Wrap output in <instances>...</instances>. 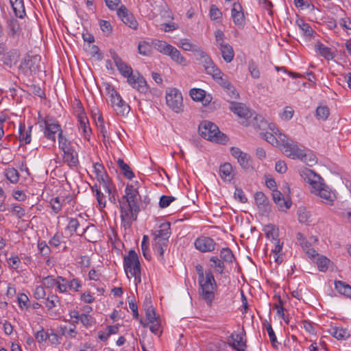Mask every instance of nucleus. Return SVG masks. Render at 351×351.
<instances>
[{"label": "nucleus", "instance_id": "obj_54", "mask_svg": "<svg viewBox=\"0 0 351 351\" xmlns=\"http://www.w3.org/2000/svg\"><path fill=\"white\" fill-rule=\"evenodd\" d=\"M145 314H146V318L149 321V322H154L157 319H159V317H157L156 315L155 310H154V307L152 306V305L149 306L145 309Z\"/></svg>", "mask_w": 351, "mask_h": 351}, {"label": "nucleus", "instance_id": "obj_47", "mask_svg": "<svg viewBox=\"0 0 351 351\" xmlns=\"http://www.w3.org/2000/svg\"><path fill=\"white\" fill-rule=\"evenodd\" d=\"M80 322L86 328L91 327L95 324V319L90 315L83 313L80 315Z\"/></svg>", "mask_w": 351, "mask_h": 351}, {"label": "nucleus", "instance_id": "obj_17", "mask_svg": "<svg viewBox=\"0 0 351 351\" xmlns=\"http://www.w3.org/2000/svg\"><path fill=\"white\" fill-rule=\"evenodd\" d=\"M230 110L236 114L238 117L245 119L251 117V112L245 104L234 101H230Z\"/></svg>", "mask_w": 351, "mask_h": 351}, {"label": "nucleus", "instance_id": "obj_33", "mask_svg": "<svg viewBox=\"0 0 351 351\" xmlns=\"http://www.w3.org/2000/svg\"><path fill=\"white\" fill-rule=\"evenodd\" d=\"M213 78L219 84L223 89H226L230 84H232L228 77L219 70V74L216 73Z\"/></svg>", "mask_w": 351, "mask_h": 351}, {"label": "nucleus", "instance_id": "obj_3", "mask_svg": "<svg viewBox=\"0 0 351 351\" xmlns=\"http://www.w3.org/2000/svg\"><path fill=\"white\" fill-rule=\"evenodd\" d=\"M110 56L122 75L127 77L128 83L138 91L145 93L148 86L144 77L137 73L134 74L132 68L125 63L114 50H110Z\"/></svg>", "mask_w": 351, "mask_h": 351}, {"label": "nucleus", "instance_id": "obj_43", "mask_svg": "<svg viewBox=\"0 0 351 351\" xmlns=\"http://www.w3.org/2000/svg\"><path fill=\"white\" fill-rule=\"evenodd\" d=\"M138 49L139 53L148 56L151 53L152 47L147 42L142 41L138 43Z\"/></svg>", "mask_w": 351, "mask_h": 351}, {"label": "nucleus", "instance_id": "obj_26", "mask_svg": "<svg viewBox=\"0 0 351 351\" xmlns=\"http://www.w3.org/2000/svg\"><path fill=\"white\" fill-rule=\"evenodd\" d=\"M32 125L28 127L27 130H25V125L24 123H20L19 125V141L21 143L24 142L25 144H29L31 142V131Z\"/></svg>", "mask_w": 351, "mask_h": 351}, {"label": "nucleus", "instance_id": "obj_55", "mask_svg": "<svg viewBox=\"0 0 351 351\" xmlns=\"http://www.w3.org/2000/svg\"><path fill=\"white\" fill-rule=\"evenodd\" d=\"M59 302L58 297L56 295H51L47 297L45 302V305L49 310L52 309Z\"/></svg>", "mask_w": 351, "mask_h": 351}, {"label": "nucleus", "instance_id": "obj_7", "mask_svg": "<svg viewBox=\"0 0 351 351\" xmlns=\"http://www.w3.org/2000/svg\"><path fill=\"white\" fill-rule=\"evenodd\" d=\"M166 103L169 108L176 113L183 111L182 95L177 88H170L167 90Z\"/></svg>", "mask_w": 351, "mask_h": 351}, {"label": "nucleus", "instance_id": "obj_62", "mask_svg": "<svg viewBox=\"0 0 351 351\" xmlns=\"http://www.w3.org/2000/svg\"><path fill=\"white\" fill-rule=\"evenodd\" d=\"M49 332H45L43 328L35 334V339L38 343H43L47 339Z\"/></svg>", "mask_w": 351, "mask_h": 351}, {"label": "nucleus", "instance_id": "obj_58", "mask_svg": "<svg viewBox=\"0 0 351 351\" xmlns=\"http://www.w3.org/2000/svg\"><path fill=\"white\" fill-rule=\"evenodd\" d=\"M193 52L194 53V56H195L196 60L198 61L199 63L202 61L203 59H204L208 56L198 45L196 47V48H195V50Z\"/></svg>", "mask_w": 351, "mask_h": 351}, {"label": "nucleus", "instance_id": "obj_46", "mask_svg": "<svg viewBox=\"0 0 351 351\" xmlns=\"http://www.w3.org/2000/svg\"><path fill=\"white\" fill-rule=\"evenodd\" d=\"M261 136L271 145L278 147L276 135L271 132L261 133Z\"/></svg>", "mask_w": 351, "mask_h": 351}, {"label": "nucleus", "instance_id": "obj_36", "mask_svg": "<svg viewBox=\"0 0 351 351\" xmlns=\"http://www.w3.org/2000/svg\"><path fill=\"white\" fill-rule=\"evenodd\" d=\"M330 333L337 339H344L349 336L346 330L336 326L330 329Z\"/></svg>", "mask_w": 351, "mask_h": 351}, {"label": "nucleus", "instance_id": "obj_12", "mask_svg": "<svg viewBox=\"0 0 351 351\" xmlns=\"http://www.w3.org/2000/svg\"><path fill=\"white\" fill-rule=\"evenodd\" d=\"M45 124V130L44 134L45 136L53 142L56 141V134L58 132L60 133V131H62L61 129V126L58 124L57 121H53L52 119H47L44 121Z\"/></svg>", "mask_w": 351, "mask_h": 351}, {"label": "nucleus", "instance_id": "obj_53", "mask_svg": "<svg viewBox=\"0 0 351 351\" xmlns=\"http://www.w3.org/2000/svg\"><path fill=\"white\" fill-rule=\"evenodd\" d=\"M330 260L325 256H322L317 259V265L319 271H326L328 269V265Z\"/></svg>", "mask_w": 351, "mask_h": 351}, {"label": "nucleus", "instance_id": "obj_41", "mask_svg": "<svg viewBox=\"0 0 351 351\" xmlns=\"http://www.w3.org/2000/svg\"><path fill=\"white\" fill-rule=\"evenodd\" d=\"M220 257L222 261L226 263H232L234 259V255L231 250L228 247L223 248L220 252Z\"/></svg>", "mask_w": 351, "mask_h": 351}, {"label": "nucleus", "instance_id": "obj_29", "mask_svg": "<svg viewBox=\"0 0 351 351\" xmlns=\"http://www.w3.org/2000/svg\"><path fill=\"white\" fill-rule=\"evenodd\" d=\"M152 246L155 254L158 255V258L160 261H163L164 251L167 247V243L154 240Z\"/></svg>", "mask_w": 351, "mask_h": 351}, {"label": "nucleus", "instance_id": "obj_2", "mask_svg": "<svg viewBox=\"0 0 351 351\" xmlns=\"http://www.w3.org/2000/svg\"><path fill=\"white\" fill-rule=\"evenodd\" d=\"M304 180L312 187L311 192L319 195L322 202L332 204L336 199L335 193L324 182L322 178L310 169L304 168L300 172Z\"/></svg>", "mask_w": 351, "mask_h": 351}, {"label": "nucleus", "instance_id": "obj_13", "mask_svg": "<svg viewBox=\"0 0 351 351\" xmlns=\"http://www.w3.org/2000/svg\"><path fill=\"white\" fill-rule=\"evenodd\" d=\"M117 15L130 28L134 29L137 28L138 23L134 15L124 5H121L117 10Z\"/></svg>", "mask_w": 351, "mask_h": 351}, {"label": "nucleus", "instance_id": "obj_51", "mask_svg": "<svg viewBox=\"0 0 351 351\" xmlns=\"http://www.w3.org/2000/svg\"><path fill=\"white\" fill-rule=\"evenodd\" d=\"M298 25L299 27L300 28V29L303 32L304 36H312V34L313 33V30L308 23L301 21L300 23L298 22Z\"/></svg>", "mask_w": 351, "mask_h": 351}, {"label": "nucleus", "instance_id": "obj_19", "mask_svg": "<svg viewBox=\"0 0 351 351\" xmlns=\"http://www.w3.org/2000/svg\"><path fill=\"white\" fill-rule=\"evenodd\" d=\"M78 120V128L81 132V134L84 136V138L90 141V134H91V129L89 126V121L86 116V114H81L77 118Z\"/></svg>", "mask_w": 351, "mask_h": 351}, {"label": "nucleus", "instance_id": "obj_21", "mask_svg": "<svg viewBox=\"0 0 351 351\" xmlns=\"http://www.w3.org/2000/svg\"><path fill=\"white\" fill-rule=\"evenodd\" d=\"M232 17L234 23L238 26H242L244 23V14L242 7L239 3H234L232 8Z\"/></svg>", "mask_w": 351, "mask_h": 351}, {"label": "nucleus", "instance_id": "obj_9", "mask_svg": "<svg viewBox=\"0 0 351 351\" xmlns=\"http://www.w3.org/2000/svg\"><path fill=\"white\" fill-rule=\"evenodd\" d=\"M110 102L118 115L123 117L129 113L130 106L122 99L121 95L114 89H112L110 93Z\"/></svg>", "mask_w": 351, "mask_h": 351}, {"label": "nucleus", "instance_id": "obj_25", "mask_svg": "<svg viewBox=\"0 0 351 351\" xmlns=\"http://www.w3.org/2000/svg\"><path fill=\"white\" fill-rule=\"evenodd\" d=\"M167 55L170 56L172 60L175 61L176 62L180 65L186 66L187 64L186 60L182 56L180 52L173 46L171 47Z\"/></svg>", "mask_w": 351, "mask_h": 351}, {"label": "nucleus", "instance_id": "obj_44", "mask_svg": "<svg viewBox=\"0 0 351 351\" xmlns=\"http://www.w3.org/2000/svg\"><path fill=\"white\" fill-rule=\"evenodd\" d=\"M197 45L193 44L189 39L183 38L180 40L179 47L184 51H193Z\"/></svg>", "mask_w": 351, "mask_h": 351}, {"label": "nucleus", "instance_id": "obj_35", "mask_svg": "<svg viewBox=\"0 0 351 351\" xmlns=\"http://www.w3.org/2000/svg\"><path fill=\"white\" fill-rule=\"evenodd\" d=\"M153 45L156 50L165 55H167L171 47L172 46L162 40H154L153 42Z\"/></svg>", "mask_w": 351, "mask_h": 351}, {"label": "nucleus", "instance_id": "obj_23", "mask_svg": "<svg viewBox=\"0 0 351 351\" xmlns=\"http://www.w3.org/2000/svg\"><path fill=\"white\" fill-rule=\"evenodd\" d=\"M200 64L203 66L208 75L213 76L216 73L219 74L220 69L217 66L209 56L203 59Z\"/></svg>", "mask_w": 351, "mask_h": 351}, {"label": "nucleus", "instance_id": "obj_56", "mask_svg": "<svg viewBox=\"0 0 351 351\" xmlns=\"http://www.w3.org/2000/svg\"><path fill=\"white\" fill-rule=\"evenodd\" d=\"M176 198L173 196L162 195L159 201V206L162 208H166L174 201Z\"/></svg>", "mask_w": 351, "mask_h": 351}, {"label": "nucleus", "instance_id": "obj_48", "mask_svg": "<svg viewBox=\"0 0 351 351\" xmlns=\"http://www.w3.org/2000/svg\"><path fill=\"white\" fill-rule=\"evenodd\" d=\"M223 90L229 97L228 99V101L229 99H237L239 97V94L232 84H230V86Z\"/></svg>", "mask_w": 351, "mask_h": 351}, {"label": "nucleus", "instance_id": "obj_8", "mask_svg": "<svg viewBox=\"0 0 351 351\" xmlns=\"http://www.w3.org/2000/svg\"><path fill=\"white\" fill-rule=\"evenodd\" d=\"M40 57L39 56H31L26 54L21 61L19 69L25 74L36 73L39 70Z\"/></svg>", "mask_w": 351, "mask_h": 351}, {"label": "nucleus", "instance_id": "obj_38", "mask_svg": "<svg viewBox=\"0 0 351 351\" xmlns=\"http://www.w3.org/2000/svg\"><path fill=\"white\" fill-rule=\"evenodd\" d=\"M330 114L329 108L326 106H318L316 109L315 115L318 119L325 121Z\"/></svg>", "mask_w": 351, "mask_h": 351}, {"label": "nucleus", "instance_id": "obj_49", "mask_svg": "<svg viewBox=\"0 0 351 351\" xmlns=\"http://www.w3.org/2000/svg\"><path fill=\"white\" fill-rule=\"evenodd\" d=\"M276 137L278 141V147H282L283 149L286 147V143L289 144L291 143V139H289L285 134L280 132H277Z\"/></svg>", "mask_w": 351, "mask_h": 351}, {"label": "nucleus", "instance_id": "obj_10", "mask_svg": "<svg viewBox=\"0 0 351 351\" xmlns=\"http://www.w3.org/2000/svg\"><path fill=\"white\" fill-rule=\"evenodd\" d=\"M306 147L303 145H299L297 142L291 141L289 144L286 143V147L283 149L284 154L289 158L295 160H303L305 157Z\"/></svg>", "mask_w": 351, "mask_h": 351}, {"label": "nucleus", "instance_id": "obj_57", "mask_svg": "<svg viewBox=\"0 0 351 351\" xmlns=\"http://www.w3.org/2000/svg\"><path fill=\"white\" fill-rule=\"evenodd\" d=\"M210 261L215 264L216 271L219 274H222L223 272L224 264L221 260L219 259L217 257L213 256L210 258Z\"/></svg>", "mask_w": 351, "mask_h": 351}, {"label": "nucleus", "instance_id": "obj_14", "mask_svg": "<svg viewBox=\"0 0 351 351\" xmlns=\"http://www.w3.org/2000/svg\"><path fill=\"white\" fill-rule=\"evenodd\" d=\"M228 343L236 351H245L247 348L246 339L241 334L232 333L228 339Z\"/></svg>", "mask_w": 351, "mask_h": 351}, {"label": "nucleus", "instance_id": "obj_5", "mask_svg": "<svg viewBox=\"0 0 351 351\" xmlns=\"http://www.w3.org/2000/svg\"><path fill=\"white\" fill-rule=\"evenodd\" d=\"M199 135L210 141L225 144L228 140L227 136L221 132L218 127L209 121H203L198 127Z\"/></svg>", "mask_w": 351, "mask_h": 351}, {"label": "nucleus", "instance_id": "obj_39", "mask_svg": "<svg viewBox=\"0 0 351 351\" xmlns=\"http://www.w3.org/2000/svg\"><path fill=\"white\" fill-rule=\"evenodd\" d=\"M190 96L194 101H203L206 97V91L201 88H192Z\"/></svg>", "mask_w": 351, "mask_h": 351}, {"label": "nucleus", "instance_id": "obj_32", "mask_svg": "<svg viewBox=\"0 0 351 351\" xmlns=\"http://www.w3.org/2000/svg\"><path fill=\"white\" fill-rule=\"evenodd\" d=\"M117 164L122 171L123 175L128 179L132 180L134 177V174L130 166L125 163L123 160L119 158Z\"/></svg>", "mask_w": 351, "mask_h": 351}, {"label": "nucleus", "instance_id": "obj_34", "mask_svg": "<svg viewBox=\"0 0 351 351\" xmlns=\"http://www.w3.org/2000/svg\"><path fill=\"white\" fill-rule=\"evenodd\" d=\"M93 193H95V196L100 208H104L106 205V200L104 194L98 189L97 184L91 187Z\"/></svg>", "mask_w": 351, "mask_h": 351}, {"label": "nucleus", "instance_id": "obj_16", "mask_svg": "<svg viewBox=\"0 0 351 351\" xmlns=\"http://www.w3.org/2000/svg\"><path fill=\"white\" fill-rule=\"evenodd\" d=\"M254 199L259 213L262 215H265L270 211L269 200L263 192H256L254 195Z\"/></svg>", "mask_w": 351, "mask_h": 351}, {"label": "nucleus", "instance_id": "obj_40", "mask_svg": "<svg viewBox=\"0 0 351 351\" xmlns=\"http://www.w3.org/2000/svg\"><path fill=\"white\" fill-rule=\"evenodd\" d=\"M64 161L70 167H76L79 162L78 155L77 152H72L70 154L64 156Z\"/></svg>", "mask_w": 351, "mask_h": 351}, {"label": "nucleus", "instance_id": "obj_6", "mask_svg": "<svg viewBox=\"0 0 351 351\" xmlns=\"http://www.w3.org/2000/svg\"><path fill=\"white\" fill-rule=\"evenodd\" d=\"M123 268L128 278L134 277L136 282H141V263L136 252L130 250L123 258Z\"/></svg>", "mask_w": 351, "mask_h": 351}, {"label": "nucleus", "instance_id": "obj_11", "mask_svg": "<svg viewBox=\"0 0 351 351\" xmlns=\"http://www.w3.org/2000/svg\"><path fill=\"white\" fill-rule=\"evenodd\" d=\"M230 153L237 160L242 168L249 169L252 167L251 157L248 154L242 152L241 149L236 147L230 148Z\"/></svg>", "mask_w": 351, "mask_h": 351}, {"label": "nucleus", "instance_id": "obj_42", "mask_svg": "<svg viewBox=\"0 0 351 351\" xmlns=\"http://www.w3.org/2000/svg\"><path fill=\"white\" fill-rule=\"evenodd\" d=\"M301 161L306 163L308 166L312 167L317 162V158L315 156L311 153L310 150L307 148L305 149V157Z\"/></svg>", "mask_w": 351, "mask_h": 351}, {"label": "nucleus", "instance_id": "obj_24", "mask_svg": "<svg viewBox=\"0 0 351 351\" xmlns=\"http://www.w3.org/2000/svg\"><path fill=\"white\" fill-rule=\"evenodd\" d=\"M219 176L225 181H231L233 178L232 166L229 162H226L219 167Z\"/></svg>", "mask_w": 351, "mask_h": 351}, {"label": "nucleus", "instance_id": "obj_60", "mask_svg": "<svg viewBox=\"0 0 351 351\" xmlns=\"http://www.w3.org/2000/svg\"><path fill=\"white\" fill-rule=\"evenodd\" d=\"M149 323L150 324L149 330L152 332L160 335L161 334L160 319Z\"/></svg>", "mask_w": 351, "mask_h": 351}, {"label": "nucleus", "instance_id": "obj_28", "mask_svg": "<svg viewBox=\"0 0 351 351\" xmlns=\"http://www.w3.org/2000/svg\"><path fill=\"white\" fill-rule=\"evenodd\" d=\"M98 180L99 182V189L102 187L106 193H111V191L115 189L107 175H101L100 179L98 178Z\"/></svg>", "mask_w": 351, "mask_h": 351}, {"label": "nucleus", "instance_id": "obj_64", "mask_svg": "<svg viewBox=\"0 0 351 351\" xmlns=\"http://www.w3.org/2000/svg\"><path fill=\"white\" fill-rule=\"evenodd\" d=\"M339 25L346 30L348 34H351V21L349 19H341L339 20Z\"/></svg>", "mask_w": 351, "mask_h": 351}, {"label": "nucleus", "instance_id": "obj_59", "mask_svg": "<svg viewBox=\"0 0 351 351\" xmlns=\"http://www.w3.org/2000/svg\"><path fill=\"white\" fill-rule=\"evenodd\" d=\"M11 212L16 216L19 219L25 216V210L19 205H12Z\"/></svg>", "mask_w": 351, "mask_h": 351}, {"label": "nucleus", "instance_id": "obj_63", "mask_svg": "<svg viewBox=\"0 0 351 351\" xmlns=\"http://www.w3.org/2000/svg\"><path fill=\"white\" fill-rule=\"evenodd\" d=\"M210 16L212 20H216L221 17L222 13L216 5H213L210 7Z\"/></svg>", "mask_w": 351, "mask_h": 351}, {"label": "nucleus", "instance_id": "obj_45", "mask_svg": "<svg viewBox=\"0 0 351 351\" xmlns=\"http://www.w3.org/2000/svg\"><path fill=\"white\" fill-rule=\"evenodd\" d=\"M58 143L60 149L64 150L68 147H71V141H69L64 135L63 132L60 131L58 134Z\"/></svg>", "mask_w": 351, "mask_h": 351}, {"label": "nucleus", "instance_id": "obj_18", "mask_svg": "<svg viewBox=\"0 0 351 351\" xmlns=\"http://www.w3.org/2000/svg\"><path fill=\"white\" fill-rule=\"evenodd\" d=\"M154 239L165 243H168V239L170 237V223H163L160 226V230H156L154 233Z\"/></svg>", "mask_w": 351, "mask_h": 351}, {"label": "nucleus", "instance_id": "obj_15", "mask_svg": "<svg viewBox=\"0 0 351 351\" xmlns=\"http://www.w3.org/2000/svg\"><path fill=\"white\" fill-rule=\"evenodd\" d=\"M215 245L216 243L214 240L208 237H199L195 241L196 249L202 252L213 251Z\"/></svg>", "mask_w": 351, "mask_h": 351}, {"label": "nucleus", "instance_id": "obj_1", "mask_svg": "<svg viewBox=\"0 0 351 351\" xmlns=\"http://www.w3.org/2000/svg\"><path fill=\"white\" fill-rule=\"evenodd\" d=\"M125 195L119 199L121 218L125 229L130 228L133 221L137 219L140 212L138 205V191L132 184H128L125 189Z\"/></svg>", "mask_w": 351, "mask_h": 351}, {"label": "nucleus", "instance_id": "obj_30", "mask_svg": "<svg viewBox=\"0 0 351 351\" xmlns=\"http://www.w3.org/2000/svg\"><path fill=\"white\" fill-rule=\"evenodd\" d=\"M335 289L340 294L351 298V286L342 281H335Z\"/></svg>", "mask_w": 351, "mask_h": 351}, {"label": "nucleus", "instance_id": "obj_37", "mask_svg": "<svg viewBox=\"0 0 351 351\" xmlns=\"http://www.w3.org/2000/svg\"><path fill=\"white\" fill-rule=\"evenodd\" d=\"M5 176L10 182L16 184L19 180L20 174L16 169L10 168L6 169Z\"/></svg>", "mask_w": 351, "mask_h": 351}, {"label": "nucleus", "instance_id": "obj_27", "mask_svg": "<svg viewBox=\"0 0 351 351\" xmlns=\"http://www.w3.org/2000/svg\"><path fill=\"white\" fill-rule=\"evenodd\" d=\"M16 16L22 19L25 14V8L23 0H10Z\"/></svg>", "mask_w": 351, "mask_h": 351}, {"label": "nucleus", "instance_id": "obj_31", "mask_svg": "<svg viewBox=\"0 0 351 351\" xmlns=\"http://www.w3.org/2000/svg\"><path fill=\"white\" fill-rule=\"evenodd\" d=\"M317 52H319L321 56H324L327 60H332L334 58L331 49L324 45L321 43H317L315 46Z\"/></svg>", "mask_w": 351, "mask_h": 351}, {"label": "nucleus", "instance_id": "obj_4", "mask_svg": "<svg viewBox=\"0 0 351 351\" xmlns=\"http://www.w3.org/2000/svg\"><path fill=\"white\" fill-rule=\"evenodd\" d=\"M195 268L198 274L199 297L210 307L215 300V291L217 289L215 280L211 271L204 274L202 265H197Z\"/></svg>", "mask_w": 351, "mask_h": 351}, {"label": "nucleus", "instance_id": "obj_22", "mask_svg": "<svg viewBox=\"0 0 351 351\" xmlns=\"http://www.w3.org/2000/svg\"><path fill=\"white\" fill-rule=\"evenodd\" d=\"M219 49L223 59L226 62H231L234 58V53L233 48L229 44L224 42L219 43Z\"/></svg>", "mask_w": 351, "mask_h": 351}, {"label": "nucleus", "instance_id": "obj_52", "mask_svg": "<svg viewBox=\"0 0 351 351\" xmlns=\"http://www.w3.org/2000/svg\"><path fill=\"white\" fill-rule=\"evenodd\" d=\"M265 234L267 237L271 238L273 240L276 241L277 240V237H278V230L273 225H269L266 226Z\"/></svg>", "mask_w": 351, "mask_h": 351}, {"label": "nucleus", "instance_id": "obj_20", "mask_svg": "<svg viewBox=\"0 0 351 351\" xmlns=\"http://www.w3.org/2000/svg\"><path fill=\"white\" fill-rule=\"evenodd\" d=\"M80 226V223L77 219L71 218L69 221V224L66 227L68 230L70 231L71 234H72L73 232H76L79 236H84L88 231L90 230H95V226L90 225L88 226L85 228H82V230H77V228Z\"/></svg>", "mask_w": 351, "mask_h": 351}, {"label": "nucleus", "instance_id": "obj_50", "mask_svg": "<svg viewBox=\"0 0 351 351\" xmlns=\"http://www.w3.org/2000/svg\"><path fill=\"white\" fill-rule=\"evenodd\" d=\"M51 209L54 213H58L61 210L62 202L60 197L52 198L50 201Z\"/></svg>", "mask_w": 351, "mask_h": 351}, {"label": "nucleus", "instance_id": "obj_61", "mask_svg": "<svg viewBox=\"0 0 351 351\" xmlns=\"http://www.w3.org/2000/svg\"><path fill=\"white\" fill-rule=\"evenodd\" d=\"M58 279H55L53 276H48L43 278L42 280L43 285L47 288H52L57 284Z\"/></svg>", "mask_w": 351, "mask_h": 351}]
</instances>
